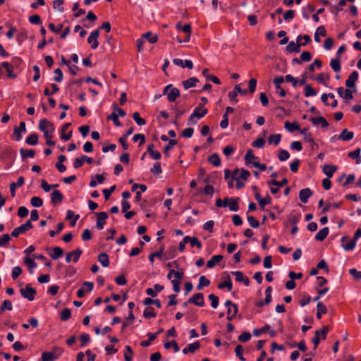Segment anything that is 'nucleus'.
Here are the masks:
<instances>
[{
    "label": "nucleus",
    "mask_w": 361,
    "mask_h": 361,
    "mask_svg": "<svg viewBox=\"0 0 361 361\" xmlns=\"http://www.w3.org/2000/svg\"><path fill=\"white\" fill-rule=\"evenodd\" d=\"M20 293L24 298L27 299L29 301H32L35 299L37 291L31 286V284L27 283L24 288L20 290Z\"/></svg>",
    "instance_id": "1"
},
{
    "label": "nucleus",
    "mask_w": 361,
    "mask_h": 361,
    "mask_svg": "<svg viewBox=\"0 0 361 361\" xmlns=\"http://www.w3.org/2000/svg\"><path fill=\"white\" fill-rule=\"evenodd\" d=\"M225 305L228 307L227 319L231 321L233 318L235 317L236 314L238 313V306L236 304L228 300L226 301Z\"/></svg>",
    "instance_id": "2"
},
{
    "label": "nucleus",
    "mask_w": 361,
    "mask_h": 361,
    "mask_svg": "<svg viewBox=\"0 0 361 361\" xmlns=\"http://www.w3.org/2000/svg\"><path fill=\"white\" fill-rule=\"evenodd\" d=\"M26 132V125L24 121H21L19 123L18 127H16L13 130V139L16 141H20L23 136L22 133Z\"/></svg>",
    "instance_id": "3"
},
{
    "label": "nucleus",
    "mask_w": 361,
    "mask_h": 361,
    "mask_svg": "<svg viewBox=\"0 0 361 361\" xmlns=\"http://www.w3.org/2000/svg\"><path fill=\"white\" fill-rule=\"evenodd\" d=\"M99 36V29H97L92 31L90 36L87 38V42L91 44V48L92 49H96L99 46V42L97 41V38Z\"/></svg>",
    "instance_id": "4"
},
{
    "label": "nucleus",
    "mask_w": 361,
    "mask_h": 361,
    "mask_svg": "<svg viewBox=\"0 0 361 361\" xmlns=\"http://www.w3.org/2000/svg\"><path fill=\"white\" fill-rule=\"evenodd\" d=\"M82 253V250L80 248H77L71 252H69L66 255V261L67 262H70L71 261V258H73V262H77L79 260Z\"/></svg>",
    "instance_id": "5"
},
{
    "label": "nucleus",
    "mask_w": 361,
    "mask_h": 361,
    "mask_svg": "<svg viewBox=\"0 0 361 361\" xmlns=\"http://www.w3.org/2000/svg\"><path fill=\"white\" fill-rule=\"evenodd\" d=\"M96 227L98 230H102L106 224V219L108 218V214L105 212L97 213Z\"/></svg>",
    "instance_id": "6"
},
{
    "label": "nucleus",
    "mask_w": 361,
    "mask_h": 361,
    "mask_svg": "<svg viewBox=\"0 0 361 361\" xmlns=\"http://www.w3.org/2000/svg\"><path fill=\"white\" fill-rule=\"evenodd\" d=\"M188 302L198 307H203L204 305L203 294L200 293L194 294L192 297L188 300Z\"/></svg>",
    "instance_id": "7"
},
{
    "label": "nucleus",
    "mask_w": 361,
    "mask_h": 361,
    "mask_svg": "<svg viewBox=\"0 0 361 361\" xmlns=\"http://www.w3.org/2000/svg\"><path fill=\"white\" fill-rule=\"evenodd\" d=\"M207 113L208 111L207 109L203 107V104H199L198 106L193 110L192 114L197 119H200L203 118Z\"/></svg>",
    "instance_id": "8"
},
{
    "label": "nucleus",
    "mask_w": 361,
    "mask_h": 361,
    "mask_svg": "<svg viewBox=\"0 0 361 361\" xmlns=\"http://www.w3.org/2000/svg\"><path fill=\"white\" fill-rule=\"evenodd\" d=\"M359 74L357 71H353L350 75L348 76V78L345 81V85L348 88H353L355 87V82L358 79Z\"/></svg>",
    "instance_id": "9"
},
{
    "label": "nucleus",
    "mask_w": 361,
    "mask_h": 361,
    "mask_svg": "<svg viewBox=\"0 0 361 361\" xmlns=\"http://www.w3.org/2000/svg\"><path fill=\"white\" fill-rule=\"evenodd\" d=\"M249 176L250 172L248 171L243 169H242L241 171H238V169H236L232 173L233 179L247 180Z\"/></svg>",
    "instance_id": "10"
},
{
    "label": "nucleus",
    "mask_w": 361,
    "mask_h": 361,
    "mask_svg": "<svg viewBox=\"0 0 361 361\" xmlns=\"http://www.w3.org/2000/svg\"><path fill=\"white\" fill-rule=\"evenodd\" d=\"M17 152L11 147L6 146L2 149L1 158H16Z\"/></svg>",
    "instance_id": "11"
},
{
    "label": "nucleus",
    "mask_w": 361,
    "mask_h": 361,
    "mask_svg": "<svg viewBox=\"0 0 361 361\" xmlns=\"http://www.w3.org/2000/svg\"><path fill=\"white\" fill-rule=\"evenodd\" d=\"M341 243H342V246L343 247L345 250H353V248L355 247V240H348V236H343L342 238H341Z\"/></svg>",
    "instance_id": "12"
},
{
    "label": "nucleus",
    "mask_w": 361,
    "mask_h": 361,
    "mask_svg": "<svg viewBox=\"0 0 361 361\" xmlns=\"http://www.w3.org/2000/svg\"><path fill=\"white\" fill-rule=\"evenodd\" d=\"M63 195L59 190H54L51 193V202L52 204L56 205L63 201Z\"/></svg>",
    "instance_id": "13"
},
{
    "label": "nucleus",
    "mask_w": 361,
    "mask_h": 361,
    "mask_svg": "<svg viewBox=\"0 0 361 361\" xmlns=\"http://www.w3.org/2000/svg\"><path fill=\"white\" fill-rule=\"evenodd\" d=\"M25 182V179L23 176H20L16 183H11L10 184L11 195L13 197L16 196V189L21 187Z\"/></svg>",
    "instance_id": "14"
},
{
    "label": "nucleus",
    "mask_w": 361,
    "mask_h": 361,
    "mask_svg": "<svg viewBox=\"0 0 361 361\" xmlns=\"http://www.w3.org/2000/svg\"><path fill=\"white\" fill-rule=\"evenodd\" d=\"M224 274H226V280L223 282H221L218 284V288L219 289H223L224 288H228V291H231L233 288V284H232V282H231V277L230 276L228 275V273L225 272L224 273Z\"/></svg>",
    "instance_id": "15"
},
{
    "label": "nucleus",
    "mask_w": 361,
    "mask_h": 361,
    "mask_svg": "<svg viewBox=\"0 0 361 361\" xmlns=\"http://www.w3.org/2000/svg\"><path fill=\"white\" fill-rule=\"evenodd\" d=\"M310 120L313 125H321L324 128H327L329 126V122L322 116H318L316 118L312 117Z\"/></svg>",
    "instance_id": "16"
},
{
    "label": "nucleus",
    "mask_w": 361,
    "mask_h": 361,
    "mask_svg": "<svg viewBox=\"0 0 361 361\" xmlns=\"http://www.w3.org/2000/svg\"><path fill=\"white\" fill-rule=\"evenodd\" d=\"M183 274H184V273L183 271H176L175 270L171 269L169 271V272L167 274V279L171 281L176 280L178 281H180L181 279L183 276Z\"/></svg>",
    "instance_id": "17"
},
{
    "label": "nucleus",
    "mask_w": 361,
    "mask_h": 361,
    "mask_svg": "<svg viewBox=\"0 0 361 361\" xmlns=\"http://www.w3.org/2000/svg\"><path fill=\"white\" fill-rule=\"evenodd\" d=\"M337 170V166L335 165L324 164L322 166L324 173L329 178H331L334 172Z\"/></svg>",
    "instance_id": "18"
},
{
    "label": "nucleus",
    "mask_w": 361,
    "mask_h": 361,
    "mask_svg": "<svg viewBox=\"0 0 361 361\" xmlns=\"http://www.w3.org/2000/svg\"><path fill=\"white\" fill-rule=\"evenodd\" d=\"M70 126L71 123H66L63 126L62 129L60 132V138L61 140L67 141L71 139L72 135V131L71 130L69 131V133H66V130L70 127Z\"/></svg>",
    "instance_id": "19"
},
{
    "label": "nucleus",
    "mask_w": 361,
    "mask_h": 361,
    "mask_svg": "<svg viewBox=\"0 0 361 361\" xmlns=\"http://www.w3.org/2000/svg\"><path fill=\"white\" fill-rule=\"evenodd\" d=\"M312 192L310 188H305L300 191L299 197L302 202L307 203L309 197L312 196Z\"/></svg>",
    "instance_id": "20"
},
{
    "label": "nucleus",
    "mask_w": 361,
    "mask_h": 361,
    "mask_svg": "<svg viewBox=\"0 0 361 361\" xmlns=\"http://www.w3.org/2000/svg\"><path fill=\"white\" fill-rule=\"evenodd\" d=\"M1 66L4 68L6 71V75L9 78H16L17 77L16 74H15L13 71V67L10 63L4 61L1 63Z\"/></svg>",
    "instance_id": "21"
},
{
    "label": "nucleus",
    "mask_w": 361,
    "mask_h": 361,
    "mask_svg": "<svg viewBox=\"0 0 361 361\" xmlns=\"http://www.w3.org/2000/svg\"><path fill=\"white\" fill-rule=\"evenodd\" d=\"M245 164L247 166H253L257 169H259L261 171H264L267 169V166L264 164H260L258 161H256L255 159H245Z\"/></svg>",
    "instance_id": "22"
},
{
    "label": "nucleus",
    "mask_w": 361,
    "mask_h": 361,
    "mask_svg": "<svg viewBox=\"0 0 361 361\" xmlns=\"http://www.w3.org/2000/svg\"><path fill=\"white\" fill-rule=\"evenodd\" d=\"M300 44L299 42H294L293 41H291L288 43V44L286 47V51L289 53H299L300 51Z\"/></svg>",
    "instance_id": "23"
},
{
    "label": "nucleus",
    "mask_w": 361,
    "mask_h": 361,
    "mask_svg": "<svg viewBox=\"0 0 361 361\" xmlns=\"http://www.w3.org/2000/svg\"><path fill=\"white\" fill-rule=\"evenodd\" d=\"M200 348V343L199 341H195L193 343H190L188 345L187 347L183 348V354H188V353H193L197 350H198Z\"/></svg>",
    "instance_id": "24"
},
{
    "label": "nucleus",
    "mask_w": 361,
    "mask_h": 361,
    "mask_svg": "<svg viewBox=\"0 0 361 361\" xmlns=\"http://www.w3.org/2000/svg\"><path fill=\"white\" fill-rule=\"evenodd\" d=\"M199 82V80L195 77H191L189 79L184 80L182 82L183 87L185 90H188L190 87H194L196 86L197 82Z\"/></svg>",
    "instance_id": "25"
},
{
    "label": "nucleus",
    "mask_w": 361,
    "mask_h": 361,
    "mask_svg": "<svg viewBox=\"0 0 361 361\" xmlns=\"http://www.w3.org/2000/svg\"><path fill=\"white\" fill-rule=\"evenodd\" d=\"M329 233V229L328 227H324L321 229L316 235L315 240L317 241H323L328 235Z\"/></svg>",
    "instance_id": "26"
},
{
    "label": "nucleus",
    "mask_w": 361,
    "mask_h": 361,
    "mask_svg": "<svg viewBox=\"0 0 361 361\" xmlns=\"http://www.w3.org/2000/svg\"><path fill=\"white\" fill-rule=\"evenodd\" d=\"M180 90L176 88V87H173L172 86V88L171 89L169 93L168 94V100L171 102H175L176 99L180 97Z\"/></svg>",
    "instance_id": "27"
},
{
    "label": "nucleus",
    "mask_w": 361,
    "mask_h": 361,
    "mask_svg": "<svg viewBox=\"0 0 361 361\" xmlns=\"http://www.w3.org/2000/svg\"><path fill=\"white\" fill-rule=\"evenodd\" d=\"M223 256L221 255H216L212 257V258L207 261V267L208 268H212L214 267L216 264L219 263L223 259Z\"/></svg>",
    "instance_id": "28"
},
{
    "label": "nucleus",
    "mask_w": 361,
    "mask_h": 361,
    "mask_svg": "<svg viewBox=\"0 0 361 361\" xmlns=\"http://www.w3.org/2000/svg\"><path fill=\"white\" fill-rule=\"evenodd\" d=\"M51 127H54V125L52 123H51L50 121H49L46 118H43V119H41L39 121V129L42 131V132H44V130H49V128H51Z\"/></svg>",
    "instance_id": "29"
},
{
    "label": "nucleus",
    "mask_w": 361,
    "mask_h": 361,
    "mask_svg": "<svg viewBox=\"0 0 361 361\" xmlns=\"http://www.w3.org/2000/svg\"><path fill=\"white\" fill-rule=\"evenodd\" d=\"M142 38L148 41L151 44H154L158 40L157 35L153 34L152 32H147L142 35Z\"/></svg>",
    "instance_id": "30"
},
{
    "label": "nucleus",
    "mask_w": 361,
    "mask_h": 361,
    "mask_svg": "<svg viewBox=\"0 0 361 361\" xmlns=\"http://www.w3.org/2000/svg\"><path fill=\"white\" fill-rule=\"evenodd\" d=\"M209 71L208 68H204L202 71V75L206 78V80H210L216 85H220L221 84L220 80L214 75H209Z\"/></svg>",
    "instance_id": "31"
},
{
    "label": "nucleus",
    "mask_w": 361,
    "mask_h": 361,
    "mask_svg": "<svg viewBox=\"0 0 361 361\" xmlns=\"http://www.w3.org/2000/svg\"><path fill=\"white\" fill-rule=\"evenodd\" d=\"M240 201L239 197H231V200L229 201L228 206L231 211L237 212L239 210L238 202Z\"/></svg>",
    "instance_id": "32"
},
{
    "label": "nucleus",
    "mask_w": 361,
    "mask_h": 361,
    "mask_svg": "<svg viewBox=\"0 0 361 361\" xmlns=\"http://www.w3.org/2000/svg\"><path fill=\"white\" fill-rule=\"evenodd\" d=\"M185 242L190 243L191 247H197L199 249L202 247L201 242L196 237L185 236Z\"/></svg>",
    "instance_id": "33"
},
{
    "label": "nucleus",
    "mask_w": 361,
    "mask_h": 361,
    "mask_svg": "<svg viewBox=\"0 0 361 361\" xmlns=\"http://www.w3.org/2000/svg\"><path fill=\"white\" fill-rule=\"evenodd\" d=\"M319 35H321V36H323V37L326 36V31L325 30L324 26H323V25L319 26L315 31L314 38L315 42H318V43L321 42Z\"/></svg>",
    "instance_id": "34"
},
{
    "label": "nucleus",
    "mask_w": 361,
    "mask_h": 361,
    "mask_svg": "<svg viewBox=\"0 0 361 361\" xmlns=\"http://www.w3.org/2000/svg\"><path fill=\"white\" fill-rule=\"evenodd\" d=\"M354 137V133L352 131H348L347 129L343 130L339 135V139L344 141H349Z\"/></svg>",
    "instance_id": "35"
},
{
    "label": "nucleus",
    "mask_w": 361,
    "mask_h": 361,
    "mask_svg": "<svg viewBox=\"0 0 361 361\" xmlns=\"http://www.w3.org/2000/svg\"><path fill=\"white\" fill-rule=\"evenodd\" d=\"M314 6L311 4H308L306 7H303L302 9V15L303 18L308 20L310 18V13L314 12Z\"/></svg>",
    "instance_id": "36"
},
{
    "label": "nucleus",
    "mask_w": 361,
    "mask_h": 361,
    "mask_svg": "<svg viewBox=\"0 0 361 361\" xmlns=\"http://www.w3.org/2000/svg\"><path fill=\"white\" fill-rule=\"evenodd\" d=\"M285 128L289 131L290 133H293L296 130H300L299 125L297 123H290L289 121H286L284 124Z\"/></svg>",
    "instance_id": "37"
},
{
    "label": "nucleus",
    "mask_w": 361,
    "mask_h": 361,
    "mask_svg": "<svg viewBox=\"0 0 361 361\" xmlns=\"http://www.w3.org/2000/svg\"><path fill=\"white\" fill-rule=\"evenodd\" d=\"M21 158H32L35 155V151L34 149H27L21 148L20 149Z\"/></svg>",
    "instance_id": "38"
},
{
    "label": "nucleus",
    "mask_w": 361,
    "mask_h": 361,
    "mask_svg": "<svg viewBox=\"0 0 361 361\" xmlns=\"http://www.w3.org/2000/svg\"><path fill=\"white\" fill-rule=\"evenodd\" d=\"M25 142L30 145H36L38 143V135L37 133H32L25 139Z\"/></svg>",
    "instance_id": "39"
},
{
    "label": "nucleus",
    "mask_w": 361,
    "mask_h": 361,
    "mask_svg": "<svg viewBox=\"0 0 361 361\" xmlns=\"http://www.w3.org/2000/svg\"><path fill=\"white\" fill-rule=\"evenodd\" d=\"M98 260L104 267H107L109 265V256L105 252L99 255Z\"/></svg>",
    "instance_id": "40"
},
{
    "label": "nucleus",
    "mask_w": 361,
    "mask_h": 361,
    "mask_svg": "<svg viewBox=\"0 0 361 361\" xmlns=\"http://www.w3.org/2000/svg\"><path fill=\"white\" fill-rule=\"evenodd\" d=\"M317 317L320 319L322 314H326L327 312V308L322 302H319L317 303Z\"/></svg>",
    "instance_id": "41"
},
{
    "label": "nucleus",
    "mask_w": 361,
    "mask_h": 361,
    "mask_svg": "<svg viewBox=\"0 0 361 361\" xmlns=\"http://www.w3.org/2000/svg\"><path fill=\"white\" fill-rule=\"evenodd\" d=\"M304 94L306 97H314L317 92L310 85H305L304 88Z\"/></svg>",
    "instance_id": "42"
},
{
    "label": "nucleus",
    "mask_w": 361,
    "mask_h": 361,
    "mask_svg": "<svg viewBox=\"0 0 361 361\" xmlns=\"http://www.w3.org/2000/svg\"><path fill=\"white\" fill-rule=\"evenodd\" d=\"M281 140V134H273L269 136L268 142L269 145H278Z\"/></svg>",
    "instance_id": "43"
},
{
    "label": "nucleus",
    "mask_w": 361,
    "mask_h": 361,
    "mask_svg": "<svg viewBox=\"0 0 361 361\" xmlns=\"http://www.w3.org/2000/svg\"><path fill=\"white\" fill-rule=\"evenodd\" d=\"M147 152L152 158L159 159L161 157L160 152L154 150V145L153 144H150L147 146Z\"/></svg>",
    "instance_id": "44"
},
{
    "label": "nucleus",
    "mask_w": 361,
    "mask_h": 361,
    "mask_svg": "<svg viewBox=\"0 0 361 361\" xmlns=\"http://www.w3.org/2000/svg\"><path fill=\"white\" fill-rule=\"evenodd\" d=\"M63 254V250L62 248H61L60 247H54L53 248V253H51L50 254V257L53 259H56L58 258H59L60 257H61Z\"/></svg>",
    "instance_id": "45"
},
{
    "label": "nucleus",
    "mask_w": 361,
    "mask_h": 361,
    "mask_svg": "<svg viewBox=\"0 0 361 361\" xmlns=\"http://www.w3.org/2000/svg\"><path fill=\"white\" fill-rule=\"evenodd\" d=\"M12 308L13 306L11 302L8 300H5L0 307V314H3L5 310L11 311L12 310Z\"/></svg>",
    "instance_id": "46"
},
{
    "label": "nucleus",
    "mask_w": 361,
    "mask_h": 361,
    "mask_svg": "<svg viewBox=\"0 0 361 361\" xmlns=\"http://www.w3.org/2000/svg\"><path fill=\"white\" fill-rule=\"evenodd\" d=\"M340 61L341 59L336 58L331 60L330 66L335 72H339L341 71V67Z\"/></svg>",
    "instance_id": "47"
},
{
    "label": "nucleus",
    "mask_w": 361,
    "mask_h": 361,
    "mask_svg": "<svg viewBox=\"0 0 361 361\" xmlns=\"http://www.w3.org/2000/svg\"><path fill=\"white\" fill-rule=\"evenodd\" d=\"M210 284V281L204 276H201L199 279V283L197 286V290H202L203 287L208 286Z\"/></svg>",
    "instance_id": "48"
},
{
    "label": "nucleus",
    "mask_w": 361,
    "mask_h": 361,
    "mask_svg": "<svg viewBox=\"0 0 361 361\" xmlns=\"http://www.w3.org/2000/svg\"><path fill=\"white\" fill-rule=\"evenodd\" d=\"M301 219V214L300 213H297V214H290L289 217H288V221L293 224V226L296 225L300 220Z\"/></svg>",
    "instance_id": "49"
},
{
    "label": "nucleus",
    "mask_w": 361,
    "mask_h": 361,
    "mask_svg": "<svg viewBox=\"0 0 361 361\" xmlns=\"http://www.w3.org/2000/svg\"><path fill=\"white\" fill-rule=\"evenodd\" d=\"M177 145V141L176 140H169V143L164 147V153L166 157H169V152L176 145Z\"/></svg>",
    "instance_id": "50"
},
{
    "label": "nucleus",
    "mask_w": 361,
    "mask_h": 361,
    "mask_svg": "<svg viewBox=\"0 0 361 361\" xmlns=\"http://www.w3.org/2000/svg\"><path fill=\"white\" fill-rule=\"evenodd\" d=\"M133 118L135 122L140 126H144L146 123L145 120L140 117V114L137 111L133 113Z\"/></svg>",
    "instance_id": "51"
},
{
    "label": "nucleus",
    "mask_w": 361,
    "mask_h": 361,
    "mask_svg": "<svg viewBox=\"0 0 361 361\" xmlns=\"http://www.w3.org/2000/svg\"><path fill=\"white\" fill-rule=\"evenodd\" d=\"M301 135L304 136V140L310 143H313V139L311 134L308 133V128H303L300 130Z\"/></svg>",
    "instance_id": "52"
},
{
    "label": "nucleus",
    "mask_w": 361,
    "mask_h": 361,
    "mask_svg": "<svg viewBox=\"0 0 361 361\" xmlns=\"http://www.w3.org/2000/svg\"><path fill=\"white\" fill-rule=\"evenodd\" d=\"M163 251L164 247H162L159 251L151 253L149 255V259L151 262V263L154 262V257H158L159 259H161L163 256Z\"/></svg>",
    "instance_id": "53"
},
{
    "label": "nucleus",
    "mask_w": 361,
    "mask_h": 361,
    "mask_svg": "<svg viewBox=\"0 0 361 361\" xmlns=\"http://www.w3.org/2000/svg\"><path fill=\"white\" fill-rule=\"evenodd\" d=\"M176 27L178 30H181L186 34H190L191 32V26L190 24H185L184 25H182L181 23L179 22L176 23Z\"/></svg>",
    "instance_id": "54"
},
{
    "label": "nucleus",
    "mask_w": 361,
    "mask_h": 361,
    "mask_svg": "<svg viewBox=\"0 0 361 361\" xmlns=\"http://www.w3.org/2000/svg\"><path fill=\"white\" fill-rule=\"evenodd\" d=\"M71 317V312L68 308L63 309L61 312V320L67 321Z\"/></svg>",
    "instance_id": "55"
},
{
    "label": "nucleus",
    "mask_w": 361,
    "mask_h": 361,
    "mask_svg": "<svg viewBox=\"0 0 361 361\" xmlns=\"http://www.w3.org/2000/svg\"><path fill=\"white\" fill-rule=\"evenodd\" d=\"M30 204L35 207H39L43 204V200L39 197H32L30 200Z\"/></svg>",
    "instance_id": "56"
},
{
    "label": "nucleus",
    "mask_w": 361,
    "mask_h": 361,
    "mask_svg": "<svg viewBox=\"0 0 361 361\" xmlns=\"http://www.w3.org/2000/svg\"><path fill=\"white\" fill-rule=\"evenodd\" d=\"M63 4V0H54L53 1V8L55 10H57L58 11L62 13L64 11Z\"/></svg>",
    "instance_id": "57"
},
{
    "label": "nucleus",
    "mask_w": 361,
    "mask_h": 361,
    "mask_svg": "<svg viewBox=\"0 0 361 361\" xmlns=\"http://www.w3.org/2000/svg\"><path fill=\"white\" fill-rule=\"evenodd\" d=\"M268 183L269 185H274V186H276L279 188H281L288 183V180L286 178H283L281 181L272 180L269 181Z\"/></svg>",
    "instance_id": "58"
},
{
    "label": "nucleus",
    "mask_w": 361,
    "mask_h": 361,
    "mask_svg": "<svg viewBox=\"0 0 361 361\" xmlns=\"http://www.w3.org/2000/svg\"><path fill=\"white\" fill-rule=\"evenodd\" d=\"M270 329V326L269 324H266L261 329H256L253 331V334L255 336H259L262 334L266 333Z\"/></svg>",
    "instance_id": "59"
},
{
    "label": "nucleus",
    "mask_w": 361,
    "mask_h": 361,
    "mask_svg": "<svg viewBox=\"0 0 361 361\" xmlns=\"http://www.w3.org/2000/svg\"><path fill=\"white\" fill-rule=\"evenodd\" d=\"M133 355V351L130 345L126 346V352L124 353V357L126 361H132V356Z\"/></svg>",
    "instance_id": "60"
},
{
    "label": "nucleus",
    "mask_w": 361,
    "mask_h": 361,
    "mask_svg": "<svg viewBox=\"0 0 361 361\" xmlns=\"http://www.w3.org/2000/svg\"><path fill=\"white\" fill-rule=\"evenodd\" d=\"M54 73L56 75L54 77V80L57 82H61L63 78V74L62 71L60 68H56L54 70Z\"/></svg>",
    "instance_id": "61"
},
{
    "label": "nucleus",
    "mask_w": 361,
    "mask_h": 361,
    "mask_svg": "<svg viewBox=\"0 0 361 361\" xmlns=\"http://www.w3.org/2000/svg\"><path fill=\"white\" fill-rule=\"evenodd\" d=\"M295 11L293 10H288L283 14V19L287 21L290 22L295 17Z\"/></svg>",
    "instance_id": "62"
},
{
    "label": "nucleus",
    "mask_w": 361,
    "mask_h": 361,
    "mask_svg": "<svg viewBox=\"0 0 361 361\" xmlns=\"http://www.w3.org/2000/svg\"><path fill=\"white\" fill-rule=\"evenodd\" d=\"M143 316L145 318L155 317L156 313L152 307L147 308L143 312Z\"/></svg>",
    "instance_id": "63"
},
{
    "label": "nucleus",
    "mask_w": 361,
    "mask_h": 361,
    "mask_svg": "<svg viewBox=\"0 0 361 361\" xmlns=\"http://www.w3.org/2000/svg\"><path fill=\"white\" fill-rule=\"evenodd\" d=\"M54 357V353L51 352H44L42 355V361H51Z\"/></svg>",
    "instance_id": "64"
}]
</instances>
